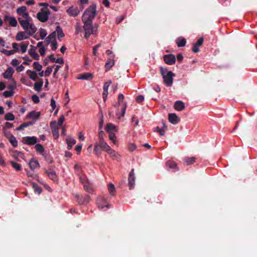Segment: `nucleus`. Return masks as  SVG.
<instances>
[{
	"label": "nucleus",
	"instance_id": "nucleus-1",
	"mask_svg": "<svg viewBox=\"0 0 257 257\" xmlns=\"http://www.w3.org/2000/svg\"><path fill=\"white\" fill-rule=\"evenodd\" d=\"M32 18L30 16L29 18H18V21L23 28L25 30L27 34L30 36H32L37 31V28L32 23H30Z\"/></svg>",
	"mask_w": 257,
	"mask_h": 257
},
{
	"label": "nucleus",
	"instance_id": "nucleus-2",
	"mask_svg": "<svg viewBox=\"0 0 257 257\" xmlns=\"http://www.w3.org/2000/svg\"><path fill=\"white\" fill-rule=\"evenodd\" d=\"M160 73L162 75L164 83L167 86H171L173 82V76L175 74L172 71H168L167 69L161 67Z\"/></svg>",
	"mask_w": 257,
	"mask_h": 257
},
{
	"label": "nucleus",
	"instance_id": "nucleus-3",
	"mask_svg": "<svg viewBox=\"0 0 257 257\" xmlns=\"http://www.w3.org/2000/svg\"><path fill=\"white\" fill-rule=\"evenodd\" d=\"M96 6L93 4L88 8L84 12L82 21H92L96 14Z\"/></svg>",
	"mask_w": 257,
	"mask_h": 257
},
{
	"label": "nucleus",
	"instance_id": "nucleus-4",
	"mask_svg": "<svg viewBox=\"0 0 257 257\" xmlns=\"http://www.w3.org/2000/svg\"><path fill=\"white\" fill-rule=\"evenodd\" d=\"M82 22L84 23L83 28L85 32L84 37L86 39H88L91 34L94 33V29L92 26V21H82Z\"/></svg>",
	"mask_w": 257,
	"mask_h": 257
},
{
	"label": "nucleus",
	"instance_id": "nucleus-5",
	"mask_svg": "<svg viewBox=\"0 0 257 257\" xmlns=\"http://www.w3.org/2000/svg\"><path fill=\"white\" fill-rule=\"evenodd\" d=\"M38 138L36 137H25L22 138L23 143L28 145H33L37 143Z\"/></svg>",
	"mask_w": 257,
	"mask_h": 257
},
{
	"label": "nucleus",
	"instance_id": "nucleus-6",
	"mask_svg": "<svg viewBox=\"0 0 257 257\" xmlns=\"http://www.w3.org/2000/svg\"><path fill=\"white\" fill-rule=\"evenodd\" d=\"M128 181L129 189L131 190L134 188L135 185V176L134 169L131 170L129 174Z\"/></svg>",
	"mask_w": 257,
	"mask_h": 257
},
{
	"label": "nucleus",
	"instance_id": "nucleus-7",
	"mask_svg": "<svg viewBox=\"0 0 257 257\" xmlns=\"http://www.w3.org/2000/svg\"><path fill=\"white\" fill-rule=\"evenodd\" d=\"M164 61L168 65H173L176 62V57L173 54H168L164 56Z\"/></svg>",
	"mask_w": 257,
	"mask_h": 257
},
{
	"label": "nucleus",
	"instance_id": "nucleus-8",
	"mask_svg": "<svg viewBox=\"0 0 257 257\" xmlns=\"http://www.w3.org/2000/svg\"><path fill=\"white\" fill-rule=\"evenodd\" d=\"M27 8L25 6H22L18 8L17 10V13L19 15L21 16V18H29V14L27 13Z\"/></svg>",
	"mask_w": 257,
	"mask_h": 257
},
{
	"label": "nucleus",
	"instance_id": "nucleus-9",
	"mask_svg": "<svg viewBox=\"0 0 257 257\" xmlns=\"http://www.w3.org/2000/svg\"><path fill=\"white\" fill-rule=\"evenodd\" d=\"M76 197L77 199L78 203L80 205H83L88 203L90 199V196L88 195H86L84 197L77 195H76Z\"/></svg>",
	"mask_w": 257,
	"mask_h": 257
},
{
	"label": "nucleus",
	"instance_id": "nucleus-10",
	"mask_svg": "<svg viewBox=\"0 0 257 257\" xmlns=\"http://www.w3.org/2000/svg\"><path fill=\"white\" fill-rule=\"evenodd\" d=\"M115 57V55L113 54L112 55H111L110 58H108L107 60L106 63L105 65V71H109L110 68L114 66V61L113 60L114 58Z\"/></svg>",
	"mask_w": 257,
	"mask_h": 257
},
{
	"label": "nucleus",
	"instance_id": "nucleus-11",
	"mask_svg": "<svg viewBox=\"0 0 257 257\" xmlns=\"http://www.w3.org/2000/svg\"><path fill=\"white\" fill-rule=\"evenodd\" d=\"M66 12L70 16L74 17L77 16L79 13V11L78 8L74 7L69 8Z\"/></svg>",
	"mask_w": 257,
	"mask_h": 257
},
{
	"label": "nucleus",
	"instance_id": "nucleus-12",
	"mask_svg": "<svg viewBox=\"0 0 257 257\" xmlns=\"http://www.w3.org/2000/svg\"><path fill=\"white\" fill-rule=\"evenodd\" d=\"M168 120L173 124L178 123L180 121L179 118L175 113H169L168 115Z\"/></svg>",
	"mask_w": 257,
	"mask_h": 257
},
{
	"label": "nucleus",
	"instance_id": "nucleus-13",
	"mask_svg": "<svg viewBox=\"0 0 257 257\" xmlns=\"http://www.w3.org/2000/svg\"><path fill=\"white\" fill-rule=\"evenodd\" d=\"M45 172L48 175V177L54 181H57L58 177L56 172L52 170H45Z\"/></svg>",
	"mask_w": 257,
	"mask_h": 257
},
{
	"label": "nucleus",
	"instance_id": "nucleus-14",
	"mask_svg": "<svg viewBox=\"0 0 257 257\" xmlns=\"http://www.w3.org/2000/svg\"><path fill=\"white\" fill-rule=\"evenodd\" d=\"M4 20L5 21L9 20L10 25L12 27H15L18 25V22L16 19L13 17L5 16Z\"/></svg>",
	"mask_w": 257,
	"mask_h": 257
},
{
	"label": "nucleus",
	"instance_id": "nucleus-15",
	"mask_svg": "<svg viewBox=\"0 0 257 257\" xmlns=\"http://www.w3.org/2000/svg\"><path fill=\"white\" fill-rule=\"evenodd\" d=\"M174 107L176 110L182 111L185 108V104L183 101L178 100L175 102Z\"/></svg>",
	"mask_w": 257,
	"mask_h": 257
},
{
	"label": "nucleus",
	"instance_id": "nucleus-16",
	"mask_svg": "<svg viewBox=\"0 0 257 257\" xmlns=\"http://www.w3.org/2000/svg\"><path fill=\"white\" fill-rule=\"evenodd\" d=\"M37 19L41 22H46L49 19V17L46 16L41 11L37 14Z\"/></svg>",
	"mask_w": 257,
	"mask_h": 257
},
{
	"label": "nucleus",
	"instance_id": "nucleus-17",
	"mask_svg": "<svg viewBox=\"0 0 257 257\" xmlns=\"http://www.w3.org/2000/svg\"><path fill=\"white\" fill-rule=\"evenodd\" d=\"M31 48L29 51L30 55L35 60H39V55L37 54L36 48L34 46L31 45Z\"/></svg>",
	"mask_w": 257,
	"mask_h": 257
},
{
	"label": "nucleus",
	"instance_id": "nucleus-18",
	"mask_svg": "<svg viewBox=\"0 0 257 257\" xmlns=\"http://www.w3.org/2000/svg\"><path fill=\"white\" fill-rule=\"evenodd\" d=\"M14 72V69L12 67H9L3 74V76L6 79H10Z\"/></svg>",
	"mask_w": 257,
	"mask_h": 257
},
{
	"label": "nucleus",
	"instance_id": "nucleus-19",
	"mask_svg": "<svg viewBox=\"0 0 257 257\" xmlns=\"http://www.w3.org/2000/svg\"><path fill=\"white\" fill-rule=\"evenodd\" d=\"M93 78V75L90 73H83L79 74L78 79L81 80H88Z\"/></svg>",
	"mask_w": 257,
	"mask_h": 257
},
{
	"label": "nucleus",
	"instance_id": "nucleus-20",
	"mask_svg": "<svg viewBox=\"0 0 257 257\" xmlns=\"http://www.w3.org/2000/svg\"><path fill=\"white\" fill-rule=\"evenodd\" d=\"M98 144L100 148L106 152L111 149L110 147L104 141V140L99 141Z\"/></svg>",
	"mask_w": 257,
	"mask_h": 257
},
{
	"label": "nucleus",
	"instance_id": "nucleus-21",
	"mask_svg": "<svg viewBox=\"0 0 257 257\" xmlns=\"http://www.w3.org/2000/svg\"><path fill=\"white\" fill-rule=\"evenodd\" d=\"M166 165L169 168L174 169L175 170L174 171L179 170V169L177 167V164L176 163V162H175L173 161H171V160L168 161L166 162Z\"/></svg>",
	"mask_w": 257,
	"mask_h": 257
},
{
	"label": "nucleus",
	"instance_id": "nucleus-22",
	"mask_svg": "<svg viewBox=\"0 0 257 257\" xmlns=\"http://www.w3.org/2000/svg\"><path fill=\"white\" fill-rule=\"evenodd\" d=\"M56 35V32L55 31L51 33L47 37H46L45 41L47 45H48L52 41H54V40H55Z\"/></svg>",
	"mask_w": 257,
	"mask_h": 257
},
{
	"label": "nucleus",
	"instance_id": "nucleus-23",
	"mask_svg": "<svg viewBox=\"0 0 257 257\" xmlns=\"http://www.w3.org/2000/svg\"><path fill=\"white\" fill-rule=\"evenodd\" d=\"M66 143L68 145V149L70 150L71 149L72 146L75 144L76 143V140L74 138H72L70 137H68L66 139Z\"/></svg>",
	"mask_w": 257,
	"mask_h": 257
},
{
	"label": "nucleus",
	"instance_id": "nucleus-24",
	"mask_svg": "<svg viewBox=\"0 0 257 257\" xmlns=\"http://www.w3.org/2000/svg\"><path fill=\"white\" fill-rule=\"evenodd\" d=\"M29 166L32 170H34L39 167V163L36 160H31L29 162Z\"/></svg>",
	"mask_w": 257,
	"mask_h": 257
},
{
	"label": "nucleus",
	"instance_id": "nucleus-25",
	"mask_svg": "<svg viewBox=\"0 0 257 257\" xmlns=\"http://www.w3.org/2000/svg\"><path fill=\"white\" fill-rule=\"evenodd\" d=\"M26 73L27 74H29V78L34 81H36L38 78V75L35 71H32L30 70H28L26 72Z\"/></svg>",
	"mask_w": 257,
	"mask_h": 257
},
{
	"label": "nucleus",
	"instance_id": "nucleus-26",
	"mask_svg": "<svg viewBox=\"0 0 257 257\" xmlns=\"http://www.w3.org/2000/svg\"><path fill=\"white\" fill-rule=\"evenodd\" d=\"M28 38H29V37L26 36L25 32H20L17 33L16 37V39L17 41H21L23 39H28Z\"/></svg>",
	"mask_w": 257,
	"mask_h": 257
},
{
	"label": "nucleus",
	"instance_id": "nucleus-27",
	"mask_svg": "<svg viewBox=\"0 0 257 257\" xmlns=\"http://www.w3.org/2000/svg\"><path fill=\"white\" fill-rule=\"evenodd\" d=\"M107 152L113 159H117L119 157V155L111 149H110Z\"/></svg>",
	"mask_w": 257,
	"mask_h": 257
},
{
	"label": "nucleus",
	"instance_id": "nucleus-28",
	"mask_svg": "<svg viewBox=\"0 0 257 257\" xmlns=\"http://www.w3.org/2000/svg\"><path fill=\"white\" fill-rule=\"evenodd\" d=\"M43 85V81L42 80H41L40 81L37 82L34 84V88L36 91L39 92L41 90Z\"/></svg>",
	"mask_w": 257,
	"mask_h": 257
},
{
	"label": "nucleus",
	"instance_id": "nucleus-29",
	"mask_svg": "<svg viewBox=\"0 0 257 257\" xmlns=\"http://www.w3.org/2000/svg\"><path fill=\"white\" fill-rule=\"evenodd\" d=\"M56 31L57 32V37L58 39L60 40V38L65 36L64 33H63L62 29L60 26H57L56 27Z\"/></svg>",
	"mask_w": 257,
	"mask_h": 257
},
{
	"label": "nucleus",
	"instance_id": "nucleus-30",
	"mask_svg": "<svg viewBox=\"0 0 257 257\" xmlns=\"http://www.w3.org/2000/svg\"><path fill=\"white\" fill-rule=\"evenodd\" d=\"M40 113L39 112L31 111L28 114L27 116L30 118L37 119L40 116Z\"/></svg>",
	"mask_w": 257,
	"mask_h": 257
},
{
	"label": "nucleus",
	"instance_id": "nucleus-31",
	"mask_svg": "<svg viewBox=\"0 0 257 257\" xmlns=\"http://www.w3.org/2000/svg\"><path fill=\"white\" fill-rule=\"evenodd\" d=\"M176 43L178 47H182L185 46L186 41L184 38H179L176 40Z\"/></svg>",
	"mask_w": 257,
	"mask_h": 257
},
{
	"label": "nucleus",
	"instance_id": "nucleus-32",
	"mask_svg": "<svg viewBox=\"0 0 257 257\" xmlns=\"http://www.w3.org/2000/svg\"><path fill=\"white\" fill-rule=\"evenodd\" d=\"M196 158L192 157L190 158H186L184 160V162L187 165H190L193 164L195 162Z\"/></svg>",
	"mask_w": 257,
	"mask_h": 257
},
{
	"label": "nucleus",
	"instance_id": "nucleus-33",
	"mask_svg": "<svg viewBox=\"0 0 257 257\" xmlns=\"http://www.w3.org/2000/svg\"><path fill=\"white\" fill-rule=\"evenodd\" d=\"M35 148L37 152L39 153L41 155H44L43 152L44 151V148L42 145L40 144H36Z\"/></svg>",
	"mask_w": 257,
	"mask_h": 257
},
{
	"label": "nucleus",
	"instance_id": "nucleus-34",
	"mask_svg": "<svg viewBox=\"0 0 257 257\" xmlns=\"http://www.w3.org/2000/svg\"><path fill=\"white\" fill-rule=\"evenodd\" d=\"M108 190L111 196H114L115 195V188L113 184L110 183L108 184Z\"/></svg>",
	"mask_w": 257,
	"mask_h": 257
},
{
	"label": "nucleus",
	"instance_id": "nucleus-35",
	"mask_svg": "<svg viewBox=\"0 0 257 257\" xmlns=\"http://www.w3.org/2000/svg\"><path fill=\"white\" fill-rule=\"evenodd\" d=\"M33 124V122H24L23 123V124H22L21 125H20L18 127L16 128V130L17 131H22L23 130L24 128L30 125H32Z\"/></svg>",
	"mask_w": 257,
	"mask_h": 257
},
{
	"label": "nucleus",
	"instance_id": "nucleus-36",
	"mask_svg": "<svg viewBox=\"0 0 257 257\" xmlns=\"http://www.w3.org/2000/svg\"><path fill=\"white\" fill-rule=\"evenodd\" d=\"M11 165L12 167L17 171H20L22 170V167L21 165L16 162H15L14 161H11L10 162Z\"/></svg>",
	"mask_w": 257,
	"mask_h": 257
},
{
	"label": "nucleus",
	"instance_id": "nucleus-37",
	"mask_svg": "<svg viewBox=\"0 0 257 257\" xmlns=\"http://www.w3.org/2000/svg\"><path fill=\"white\" fill-rule=\"evenodd\" d=\"M9 140L14 147H17L18 146V142L14 136H11V137L9 139Z\"/></svg>",
	"mask_w": 257,
	"mask_h": 257
},
{
	"label": "nucleus",
	"instance_id": "nucleus-38",
	"mask_svg": "<svg viewBox=\"0 0 257 257\" xmlns=\"http://www.w3.org/2000/svg\"><path fill=\"white\" fill-rule=\"evenodd\" d=\"M32 184L33 188L35 191L37 192L38 194H40L42 191V188L36 183H33Z\"/></svg>",
	"mask_w": 257,
	"mask_h": 257
},
{
	"label": "nucleus",
	"instance_id": "nucleus-39",
	"mask_svg": "<svg viewBox=\"0 0 257 257\" xmlns=\"http://www.w3.org/2000/svg\"><path fill=\"white\" fill-rule=\"evenodd\" d=\"M5 118L7 120H14L15 119V116L14 115L11 113L9 112L5 114Z\"/></svg>",
	"mask_w": 257,
	"mask_h": 257
},
{
	"label": "nucleus",
	"instance_id": "nucleus-40",
	"mask_svg": "<svg viewBox=\"0 0 257 257\" xmlns=\"http://www.w3.org/2000/svg\"><path fill=\"white\" fill-rule=\"evenodd\" d=\"M47 35V32L45 29L42 28L40 29V36L42 40L44 39Z\"/></svg>",
	"mask_w": 257,
	"mask_h": 257
},
{
	"label": "nucleus",
	"instance_id": "nucleus-41",
	"mask_svg": "<svg viewBox=\"0 0 257 257\" xmlns=\"http://www.w3.org/2000/svg\"><path fill=\"white\" fill-rule=\"evenodd\" d=\"M33 67L35 70L39 72L41 71L42 68V65L38 62H34Z\"/></svg>",
	"mask_w": 257,
	"mask_h": 257
},
{
	"label": "nucleus",
	"instance_id": "nucleus-42",
	"mask_svg": "<svg viewBox=\"0 0 257 257\" xmlns=\"http://www.w3.org/2000/svg\"><path fill=\"white\" fill-rule=\"evenodd\" d=\"M115 128V126L111 123H108L105 127L106 131L110 133L111 131L113 130Z\"/></svg>",
	"mask_w": 257,
	"mask_h": 257
},
{
	"label": "nucleus",
	"instance_id": "nucleus-43",
	"mask_svg": "<svg viewBox=\"0 0 257 257\" xmlns=\"http://www.w3.org/2000/svg\"><path fill=\"white\" fill-rule=\"evenodd\" d=\"M29 45L28 43H23L21 46V51L22 53H24L26 52L28 46Z\"/></svg>",
	"mask_w": 257,
	"mask_h": 257
},
{
	"label": "nucleus",
	"instance_id": "nucleus-44",
	"mask_svg": "<svg viewBox=\"0 0 257 257\" xmlns=\"http://www.w3.org/2000/svg\"><path fill=\"white\" fill-rule=\"evenodd\" d=\"M55 66V65H54L53 66H52L51 67H47L46 70L45 71V76L46 77V76H49L52 71V68Z\"/></svg>",
	"mask_w": 257,
	"mask_h": 257
},
{
	"label": "nucleus",
	"instance_id": "nucleus-45",
	"mask_svg": "<svg viewBox=\"0 0 257 257\" xmlns=\"http://www.w3.org/2000/svg\"><path fill=\"white\" fill-rule=\"evenodd\" d=\"M1 52L5 54V55L7 56H10L14 54V52H13V50H8L6 49H2L1 51Z\"/></svg>",
	"mask_w": 257,
	"mask_h": 257
},
{
	"label": "nucleus",
	"instance_id": "nucleus-46",
	"mask_svg": "<svg viewBox=\"0 0 257 257\" xmlns=\"http://www.w3.org/2000/svg\"><path fill=\"white\" fill-rule=\"evenodd\" d=\"M14 94V91H12V90H10V91H5L4 93H3V95L5 97H11L12 96H13Z\"/></svg>",
	"mask_w": 257,
	"mask_h": 257
},
{
	"label": "nucleus",
	"instance_id": "nucleus-47",
	"mask_svg": "<svg viewBox=\"0 0 257 257\" xmlns=\"http://www.w3.org/2000/svg\"><path fill=\"white\" fill-rule=\"evenodd\" d=\"M99 145L98 144H95L94 145V153L96 155H98L100 154V151L99 149Z\"/></svg>",
	"mask_w": 257,
	"mask_h": 257
},
{
	"label": "nucleus",
	"instance_id": "nucleus-48",
	"mask_svg": "<svg viewBox=\"0 0 257 257\" xmlns=\"http://www.w3.org/2000/svg\"><path fill=\"white\" fill-rule=\"evenodd\" d=\"M109 134V139L111 141H112V142L114 143V144H115L116 143V136H115V134L114 133H112L111 132H110Z\"/></svg>",
	"mask_w": 257,
	"mask_h": 257
},
{
	"label": "nucleus",
	"instance_id": "nucleus-49",
	"mask_svg": "<svg viewBox=\"0 0 257 257\" xmlns=\"http://www.w3.org/2000/svg\"><path fill=\"white\" fill-rule=\"evenodd\" d=\"M12 81L13 83L12 84L9 85L8 86V88L13 90V89H15L16 87V82L15 80H14V79H13V78L12 79Z\"/></svg>",
	"mask_w": 257,
	"mask_h": 257
},
{
	"label": "nucleus",
	"instance_id": "nucleus-50",
	"mask_svg": "<svg viewBox=\"0 0 257 257\" xmlns=\"http://www.w3.org/2000/svg\"><path fill=\"white\" fill-rule=\"evenodd\" d=\"M32 100L34 102V103L36 104L39 103L40 101L39 97L36 94H34L32 95Z\"/></svg>",
	"mask_w": 257,
	"mask_h": 257
},
{
	"label": "nucleus",
	"instance_id": "nucleus-51",
	"mask_svg": "<svg viewBox=\"0 0 257 257\" xmlns=\"http://www.w3.org/2000/svg\"><path fill=\"white\" fill-rule=\"evenodd\" d=\"M155 131L159 133L160 135L162 136L165 135V130L163 128H160L159 127L157 126L155 128Z\"/></svg>",
	"mask_w": 257,
	"mask_h": 257
},
{
	"label": "nucleus",
	"instance_id": "nucleus-52",
	"mask_svg": "<svg viewBox=\"0 0 257 257\" xmlns=\"http://www.w3.org/2000/svg\"><path fill=\"white\" fill-rule=\"evenodd\" d=\"M104 136H105L104 132L102 130H100V131L99 132V133H98L99 141L104 140L103 137Z\"/></svg>",
	"mask_w": 257,
	"mask_h": 257
},
{
	"label": "nucleus",
	"instance_id": "nucleus-53",
	"mask_svg": "<svg viewBox=\"0 0 257 257\" xmlns=\"http://www.w3.org/2000/svg\"><path fill=\"white\" fill-rule=\"evenodd\" d=\"M111 84V81L109 80L107 82H106L103 85V89L105 90H108V87L110 86V85Z\"/></svg>",
	"mask_w": 257,
	"mask_h": 257
},
{
	"label": "nucleus",
	"instance_id": "nucleus-54",
	"mask_svg": "<svg viewBox=\"0 0 257 257\" xmlns=\"http://www.w3.org/2000/svg\"><path fill=\"white\" fill-rule=\"evenodd\" d=\"M51 46H52V49L53 51L56 50L57 49V43L56 41V40H54V41H52L51 42Z\"/></svg>",
	"mask_w": 257,
	"mask_h": 257
},
{
	"label": "nucleus",
	"instance_id": "nucleus-55",
	"mask_svg": "<svg viewBox=\"0 0 257 257\" xmlns=\"http://www.w3.org/2000/svg\"><path fill=\"white\" fill-rule=\"evenodd\" d=\"M101 46V44H98L96 45H95L93 48V54L95 56H96L97 55V49L98 48H99Z\"/></svg>",
	"mask_w": 257,
	"mask_h": 257
},
{
	"label": "nucleus",
	"instance_id": "nucleus-56",
	"mask_svg": "<svg viewBox=\"0 0 257 257\" xmlns=\"http://www.w3.org/2000/svg\"><path fill=\"white\" fill-rule=\"evenodd\" d=\"M52 134L55 138H58L59 137V128H55L52 130Z\"/></svg>",
	"mask_w": 257,
	"mask_h": 257
},
{
	"label": "nucleus",
	"instance_id": "nucleus-57",
	"mask_svg": "<svg viewBox=\"0 0 257 257\" xmlns=\"http://www.w3.org/2000/svg\"><path fill=\"white\" fill-rule=\"evenodd\" d=\"M64 119H65L64 116L63 115H61L58 119V123H57L58 125L59 126H61L63 122L64 121Z\"/></svg>",
	"mask_w": 257,
	"mask_h": 257
},
{
	"label": "nucleus",
	"instance_id": "nucleus-58",
	"mask_svg": "<svg viewBox=\"0 0 257 257\" xmlns=\"http://www.w3.org/2000/svg\"><path fill=\"white\" fill-rule=\"evenodd\" d=\"M144 100V97L142 95L138 96L136 98V101L138 103H141Z\"/></svg>",
	"mask_w": 257,
	"mask_h": 257
},
{
	"label": "nucleus",
	"instance_id": "nucleus-59",
	"mask_svg": "<svg viewBox=\"0 0 257 257\" xmlns=\"http://www.w3.org/2000/svg\"><path fill=\"white\" fill-rule=\"evenodd\" d=\"M136 146L134 144H130L128 146V150L130 152H133L136 149Z\"/></svg>",
	"mask_w": 257,
	"mask_h": 257
},
{
	"label": "nucleus",
	"instance_id": "nucleus-60",
	"mask_svg": "<svg viewBox=\"0 0 257 257\" xmlns=\"http://www.w3.org/2000/svg\"><path fill=\"white\" fill-rule=\"evenodd\" d=\"M204 39L203 37L200 38L197 42L195 44L196 45V46H198V47L201 46L203 43Z\"/></svg>",
	"mask_w": 257,
	"mask_h": 257
},
{
	"label": "nucleus",
	"instance_id": "nucleus-61",
	"mask_svg": "<svg viewBox=\"0 0 257 257\" xmlns=\"http://www.w3.org/2000/svg\"><path fill=\"white\" fill-rule=\"evenodd\" d=\"M58 123L57 124L55 121H52L50 123V126L52 130H54L55 128H58Z\"/></svg>",
	"mask_w": 257,
	"mask_h": 257
},
{
	"label": "nucleus",
	"instance_id": "nucleus-62",
	"mask_svg": "<svg viewBox=\"0 0 257 257\" xmlns=\"http://www.w3.org/2000/svg\"><path fill=\"white\" fill-rule=\"evenodd\" d=\"M12 46L14 48V50H12L14 52V53H15L19 50V45L17 43H14L12 44Z\"/></svg>",
	"mask_w": 257,
	"mask_h": 257
},
{
	"label": "nucleus",
	"instance_id": "nucleus-63",
	"mask_svg": "<svg viewBox=\"0 0 257 257\" xmlns=\"http://www.w3.org/2000/svg\"><path fill=\"white\" fill-rule=\"evenodd\" d=\"M23 59L25 60V61L23 62V64L24 65H30V64L28 62L31 61L32 60L28 57L26 56V57H24Z\"/></svg>",
	"mask_w": 257,
	"mask_h": 257
},
{
	"label": "nucleus",
	"instance_id": "nucleus-64",
	"mask_svg": "<svg viewBox=\"0 0 257 257\" xmlns=\"http://www.w3.org/2000/svg\"><path fill=\"white\" fill-rule=\"evenodd\" d=\"M45 51L46 49L44 46H42L39 49V53H40L41 56H44L45 55Z\"/></svg>",
	"mask_w": 257,
	"mask_h": 257
}]
</instances>
